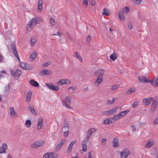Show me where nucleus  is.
<instances>
[{"label": "nucleus", "mask_w": 158, "mask_h": 158, "mask_svg": "<svg viewBox=\"0 0 158 158\" xmlns=\"http://www.w3.org/2000/svg\"><path fill=\"white\" fill-rule=\"evenodd\" d=\"M11 48L15 56V57L16 56H18L19 55L16 50L15 45L14 44H12L11 45Z\"/></svg>", "instance_id": "15"}, {"label": "nucleus", "mask_w": 158, "mask_h": 158, "mask_svg": "<svg viewBox=\"0 0 158 158\" xmlns=\"http://www.w3.org/2000/svg\"><path fill=\"white\" fill-rule=\"evenodd\" d=\"M63 129L62 130V131H69V127H63Z\"/></svg>", "instance_id": "54"}, {"label": "nucleus", "mask_w": 158, "mask_h": 158, "mask_svg": "<svg viewBox=\"0 0 158 158\" xmlns=\"http://www.w3.org/2000/svg\"><path fill=\"white\" fill-rule=\"evenodd\" d=\"M10 89V85L8 84L5 87V92H9Z\"/></svg>", "instance_id": "47"}, {"label": "nucleus", "mask_w": 158, "mask_h": 158, "mask_svg": "<svg viewBox=\"0 0 158 158\" xmlns=\"http://www.w3.org/2000/svg\"><path fill=\"white\" fill-rule=\"evenodd\" d=\"M49 64H50V63H49L48 62H46V63H45L44 64V66H47Z\"/></svg>", "instance_id": "64"}, {"label": "nucleus", "mask_w": 158, "mask_h": 158, "mask_svg": "<svg viewBox=\"0 0 158 158\" xmlns=\"http://www.w3.org/2000/svg\"><path fill=\"white\" fill-rule=\"evenodd\" d=\"M131 128H132L131 130L132 131H135V127L134 126H131Z\"/></svg>", "instance_id": "62"}, {"label": "nucleus", "mask_w": 158, "mask_h": 158, "mask_svg": "<svg viewBox=\"0 0 158 158\" xmlns=\"http://www.w3.org/2000/svg\"><path fill=\"white\" fill-rule=\"evenodd\" d=\"M76 141H74L70 143L67 150V152L69 154L71 152L73 148V146L76 143Z\"/></svg>", "instance_id": "16"}, {"label": "nucleus", "mask_w": 158, "mask_h": 158, "mask_svg": "<svg viewBox=\"0 0 158 158\" xmlns=\"http://www.w3.org/2000/svg\"><path fill=\"white\" fill-rule=\"evenodd\" d=\"M71 97L70 96H67L62 101L63 105L66 107L72 109L73 108L70 106L71 103Z\"/></svg>", "instance_id": "2"}, {"label": "nucleus", "mask_w": 158, "mask_h": 158, "mask_svg": "<svg viewBox=\"0 0 158 158\" xmlns=\"http://www.w3.org/2000/svg\"><path fill=\"white\" fill-rule=\"evenodd\" d=\"M65 142V140L64 139H62L59 143L58 145H57L56 148V150L57 151H58L60 150V149L61 148L62 146L64 143Z\"/></svg>", "instance_id": "20"}, {"label": "nucleus", "mask_w": 158, "mask_h": 158, "mask_svg": "<svg viewBox=\"0 0 158 158\" xmlns=\"http://www.w3.org/2000/svg\"><path fill=\"white\" fill-rule=\"evenodd\" d=\"M46 85L52 90L57 91L59 89V87L57 86L52 85L51 83H46Z\"/></svg>", "instance_id": "8"}, {"label": "nucleus", "mask_w": 158, "mask_h": 158, "mask_svg": "<svg viewBox=\"0 0 158 158\" xmlns=\"http://www.w3.org/2000/svg\"><path fill=\"white\" fill-rule=\"evenodd\" d=\"M154 124L155 125L158 124V115L155 118L154 121Z\"/></svg>", "instance_id": "52"}, {"label": "nucleus", "mask_w": 158, "mask_h": 158, "mask_svg": "<svg viewBox=\"0 0 158 158\" xmlns=\"http://www.w3.org/2000/svg\"><path fill=\"white\" fill-rule=\"evenodd\" d=\"M36 53L35 52H33L30 56L31 59H32V60H34L36 57Z\"/></svg>", "instance_id": "35"}, {"label": "nucleus", "mask_w": 158, "mask_h": 158, "mask_svg": "<svg viewBox=\"0 0 158 158\" xmlns=\"http://www.w3.org/2000/svg\"><path fill=\"white\" fill-rule=\"evenodd\" d=\"M153 99L151 97L145 98L143 100L142 102L144 105L148 106L150 104V101H151Z\"/></svg>", "instance_id": "14"}, {"label": "nucleus", "mask_w": 158, "mask_h": 158, "mask_svg": "<svg viewBox=\"0 0 158 158\" xmlns=\"http://www.w3.org/2000/svg\"><path fill=\"white\" fill-rule=\"evenodd\" d=\"M29 83L32 86L35 87H37L39 86V84L38 82L33 79H31L30 80Z\"/></svg>", "instance_id": "25"}, {"label": "nucleus", "mask_w": 158, "mask_h": 158, "mask_svg": "<svg viewBox=\"0 0 158 158\" xmlns=\"http://www.w3.org/2000/svg\"><path fill=\"white\" fill-rule=\"evenodd\" d=\"M44 143L41 141H37L35 143H33L31 144V147L33 148H37L40 146H42L44 144Z\"/></svg>", "instance_id": "12"}, {"label": "nucleus", "mask_w": 158, "mask_h": 158, "mask_svg": "<svg viewBox=\"0 0 158 158\" xmlns=\"http://www.w3.org/2000/svg\"><path fill=\"white\" fill-rule=\"evenodd\" d=\"M28 108L31 114L35 115L37 114L34 109V107L32 105L30 106L29 105Z\"/></svg>", "instance_id": "27"}, {"label": "nucleus", "mask_w": 158, "mask_h": 158, "mask_svg": "<svg viewBox=\"0 0 158 158\" xmlns=\"http://www.w3.org/2000/svg\"><path fill=\"white\" fill-rule=\"evenodd\" d=\"M134 2L137 5H139L141 2L142 0H133Z\"/></svg>", "instance_id": "48"}, {"label": "nucleus", "mask_w": 158, "mask_h": 158, "mask_svg": "<svg viewBox=\"0 0 158 158\" xmlns=\"http://www.w3.org/2000/svg\"><path fill=\"white\" fill-rule=\"evenodd\" d=\"M3 59V57L2 55H0V62H1Z\"/></svg>", "instance_id": "61"}, {"label": "nucleus", "mask_w": 158, "mask_h": 158, "mask_svg": "<svg viewBox=\"0 0 158 158\" xmlns=\"http://www.w3.org/2000/svg\"><path fill=\"white\" fill-rule=\"evenodd\" d=\"M69 134V131H64V136L65 137H67L68 136Z\"/></svg>", "instance_id": "57"}, {"label": "nucleus", "mask_w": 158, "mask_h": 158, "mask_svg": "<svg viewBox=\"0 0 158 158\" xmlns=\"http://www.w3.org/2000/svg\"><path fill=\"white\" fill-rule=\"evenodd\" d=\"M115 99L113 98L112 100H108L107 101L106 104L107 105L111 104L114 103L115 102Z\"/></svg>", "instance_id": "38"}, {"label": "nucleus", "mask_w": 158, "mask_h": 158, "mask_svg": "<svg viewBox=\"0 0 158 158\" xmlns=\"http://www.w3.org/2000/svg\"><path fill=\"white\" fill-rule=\"evenodd\" d=\"M106 139H105V138L102 139V141H101V142H102V144L103 145H104L106 143Z\"/></svg>", "instance_id": "53"}, {"label": "nucleus", "mask_w": 158, "mask_h": 158, "mask_svg": "<svg viewBox=\"0 0 158 158\" xmlns=\"http://www.w3.org/2000/svg\"><path fill=\"white\" fill-rule=\"evenodd\" d=\"M103 77H98L97 79L95 81L94 85H95L98 86L103 81Z\"/></svg>", "instance_id": "18"}, {"label": "nucleus", "mask_w": 158, "mask_h": 158, "mask_svg": "<svg viewBox=\"0 0 158 158\" xmlns=\"http://www.w3.org/2000/svg\"><path fill=\"white\" fill-rule=\"evenodd\" d=\"M153 143L152 142L148 141L145 144V147L146 148H149L153 145Z\"/></svg>", "instance_id": "34"}, {"label": "nucleus", "mask_w": 158, "mask_h": 158, "mask_svg": "<svg viewBox=\"0 0 158 158\" xmlns=\"http://www.w3.org/2000/svg\"><path fill=\"white\" fill-rule=\"evenodd\" d=\"M38 19L37 18H33L31 20L29 21V23L27 24L26 26V31L28 32L31 31V28L37 24V23L39 24L38 23Z\"/></svg>", "instance_id": "1"}, {"label": "nucleus", "mask_w": 158, "mask_h": 158, "mask_svg": "<svg viewBox=\"0 0 158 158\" xmlns=\"http://www.w3.org/2000/svg\"><path fill=\"white\" fill-rule=\"evenodd\" d=\"M10 114L11 115H13L15 114V112L14 108L10 107Z\"/></svg>", "instance_id": "44"}, {"label": "nucleus", "mask_w": 158, "mask_h": 158, "mask_svg": "<svg viewBox=\"0 0 158 158\" xmlns=\"http://www.w3.org/2000/svg\"><path fill=\"white\" fill-rule=\"evenodd\" d=\"M112 142L113 144V146L114 148L118 147L119 145L118 140L116 138H114L113 139Z\"/></svg>", "instance_id": "28"}, {"label": "nucleus", "mask_w": 158, "mask_h": 158, "mask_svg": "<svg viewBox=\"0 0 158 158\" xmlns=\"http://www.w3.org/2000/svg\"><path fill=\"white\" fill-rule=\"evenodd\" d=\"M135 90V89L134 88H132L127 91V93L128 94H131L132 93L134 92Z\"/></svg>", "instance_id": "42"}, {"label": "nucleus", "mask_w": 158, "mask_h": 158, "mask_svg": "<svg viewBox=\"0 0 158 158\" xmlns=\"http://www.w3.org/2000/svg\"><path fill=\"white\" fill-rule=\"evenodd\" d=\"M96 130L94 128L89 129L87 132V137L84 139L86 141H88L89 138L90 137L92 134L95 132Z\"/></svg>", "instance_id": "4"}, {"label": "nucleus", "mask_w": 158, "mask_h": 158, "mask_svg": "<svg viewBox=\"0 0 158 158\" xmlns=\"http://www.w3.org/2000/svg\"><path fill=\"white\" fill-rule=\"evenodd\" d=\"M117 58V55L114 52H113L110 56V59L113 61H114Z\"/></svg>", "instance_id": "32"}, {"label": "nucleus", "mask_w": 158, "mask_h": 158, "mask_svg": "<svg viewBox=\"0 0 158 158\" xmlns=\"http://www.w3.org/2000/svg\"><path fill=\"white\" fill-rule=\"evenodd\" d=\"M92 152H93L92 151H89L88 153V156H92Z\"/></svg>", "instance_id": "63"}, {"label": "nucleus", "mask_w": 158, "mask_h": 158, "mask_svg": "<svg viewBox=\"0 0 158 158\" xmlns=\"http://www.w3.org/2000/svg\"><path fill=\"white\" fill-rule=\"evenodd\" d=\"M130 153V151L127 149H125L120 152V155L121 158H127Z\"/></svg>", "instance_id": "7"}, {"label": "nucleus", "mask_w": 158, "mask_h": 158, "mask_svg": "<svg viewBox=\"0 0 158 158\" xmlns=\"http://www.w3.org/2000/svg\"><path fill=\"white\" fill-rule=\"evenodd\" d=\"M107 10L106 8H105L103 9V11L104 12H103L102 13V14L103 15H106L107 16L109 15L110 14L109 13V12H107Z\"/></svg>", "instance_id": "37"}, {"label": "nucleus", "mask_w": 158, "mask_h": 158, "mask_svg": "<svg viewBox=\"0 0 158 158\" xmlns=\"http://www.w3.org/2000/svg\"><path fill=\"white\" fill-rule=\"evenodd\" d=\"M83 5L85 7H87L88 6V1L87 0H83Z\"/></svg>", "instance_id": "49"}, {"label": "nucleus", "mask_w": 158, "mask_h": 158, "mask_svg": "<svg viewBox=\"0 0 158 158\" xmlns=\"http://www.w3.org/2000/svg\"><path fill=\"white\" fill-rule=\"evenodd\" d=\"M43 125V120L42 118H39L38 120L37 128L38 130L41 129Z\"/></svg>", "instance_id": "17"}, {"label": "nucleus", "mask_w": 158, "mask_h": 158, "mask_svg": "<svg viewBox=\"0 0 158 158\" xmlns=\"http://www.w3.org/2000/svg\"><path fill=\"white\" fill-rule=\"evenodd\" d=\"M128 27L130 30L133 27V24L131 23H129L128 24Z\"/></svg>", "instance_id": "58"}, {"label": "nucleus", "mask_w": 158, "mask_h": 158, "mask_svg": "<svg viewBox=\"0 0 158 158\" xmlns=\"http://www.w3.org/2000/svg\"><path fill=\"white\" fill-rule=\"evenodd\" d=\"M32 93L31 91L28 92L27 94L26 99V102H29L31 100Z\"/></svg>", "instance_id": "29"}, {"label": "nucleus", "mask_w": 158, "mask_h": 158, "mask_svg": "<svg viewBox=\"0 0 158 158\" xmlns=\"http://www.w3.org/2000/svg\"><path fill=\"white\" fill-rule=\"evenodd\" d=\"M49 22L50 24L52 26H53L55 24V23L54 20L52 18H51L49 19Z\"/></svg>", "instance_id": "46"}, {"label": "nucleus", "mask_w": 158, "mask_h": 158, "mask_svg": "<svg viewBox=\"0 0 158 158\" xmlns=\"http://www.w3.org/2000/svg\"><path fill=\"white\" fill-rule=\"evenodd\" d=\"M33 68V67L31 64H28L26 66L25 70H30Z\"/></svg>", "instance_id": "41"}, {"label": "nucleus", "mask_w": 158, "mask_h": 158, "mask_svg": "<svg viewBox=\"0 0 158 158\" xmlns=\"http://www.w3.org/2000/svg\"><path fill=\"white\" fill-rule=\"evenodd\" d=\"M112 120L113 118H111V120L109 118L106 119L104 121L103 123L105 124H108L110 123H112Z\"/></svg>", "instance_id": "36"}, {"label": "nucleus", "mask_w": 158, "mask_h": 158, "mask_svg": "<svg viewBox=\"0 0 158 158\" xmlns=\"http://www.w3.org/2000/svg\"><path fill=\"white\" fill-rule=\"evenodd\" d=\"M117 108H113L110 110H107L104 112V114L105 115H109L113 114L116 111Z\"/></svg>", "instance_id": "13"}, {"label": "nucleus", "mask_w": 158, "mask_h": 158, "mask_svg": "<svg viewBox=\"0 0 158 158\" xmlns=\"http://www.w3.org/2000/svg\"><path fill=\"white\" fill-rule=\"evenodd\" d=\"M96 4L95 1L94 0H91V5L92 6H94Z\"/></svg>", "instance_id": "59"}, {"label": "nucleus", "mask_w": 158, "mask_h": 158, "mask_svg": "<svg viewBox=\"0 0 158 158\" xmlns=\"http://www.w3.org/2000/svg\"><path fill=\"white\" fill-rule=\"evenodd\" d=\"M119 87V85H113L112 88L111 89L113 90H114L118 88Z\"/></svg>", "instance_id": "50"}, {"label": "nucleus", "mask_w": 158, "mask_h": 158, "mask_svg": "<svg viewBox=\"0 0 158 158\" xmlns=\"http://www.w3.org/2000/svg\"><path fill=\"white\" fill-rule=\"evenodd\" d=\"M36 40L35 39L33 38H31L30 40V43L31 45L33 46L36 42Z\"/></svg>", "instance_id": "43"}, {"label": "nucleus", "mask_w": 158, "mask_h": 158, "mask_svg": "<svg viewBox=\"0 0 158 158\" xmlns=\"http://www.w3.org/2000/svg\"><path fill=\"white\" fill-rule=\"evenodd\" d=\"M88 141L85 140V139H84L82 143V149L80 150L81 152H86L87 150V146L86 144V142Z\"/></svg>", "instance_id": "11"}, {"label": "nucleus", "mask_w": 158, "mask_h": 158, "mask_svg": "<svg viewBox=\"0 0 158 158\" xmlns=\"http://www.w3.org/2000/svg\"><path fill=\"white\" fill-rule=\"evenodd\" d=\"M70 81L69 80L62 79L59 80L57 82L58 85L60 86L64 85H67L70 84Z\"/></svg>", "instance_id": "5"}, {"label": "nucleus", "mask_w": 158, "mask_h": 158, "mask_svg": "<svg viewBox=\"0 0 158 158\" xmlns=\"http://www.w3.org/2000/svg\"><path fill=\"white\" fill-rule=\"evenodd\" d=\"M7 148V146L6 144L4 143L0 148V153H4L6 152V150Z\"/></svg>", "instance_id": "22"}, {"label": "nucleus", "mask_w": 158, "mask_h": 158, "mask_svg": "<svg viewBox=\"0 0 158 158\" xmlns=\"http://www.w3.org/2000/svg\"><path fill=\"white\" fill-rule=\"evenodd\" d=\"M138 105V103L137 102H134L133 105H132V107L134 108L135 107Z\"/></svg>", "instance_id": "56"}, {"label": "nucleus", "mask_w": 158, "mask_h": 158, "mask_svg": "<svg viewBox=\"0 0 158 158\" xmlns=\"http://www.w3.org/2000/svg\"><path fill=\"white\" fill-rule=\"evenodd\" d=\"M31 122L30 120L28 119L26 121L25 125L27 127L29 128L31 127Z\"/></svg>", "instance_id": "33"}, {"label": "nucleus", "mask_w": 158, "mask_h": 158, "mask_svg": "<svg viewBox=\"0 0 158 158\" xmlns=\"http://www.w3.org/2000/svg\"><path fill=\"white\" fill-rule=\"evenodd\" d=\"M50 157L55 158L54 157L53 153L50 152H47L44 154L43 156V158H49Z\"/></svg>", "instance_id": "23"}, {"label": "nucleus", "mask_w": 158, "mask_h": 158, "mask_svg": "<svg viewBox=\"0 0 158 158\" xmlns=\"http://www.w3.org/2000/svg\"><path fill=\"white\" fill-rule=\"evenodd\" d=\"M12 75L14 77H19L20 76L22 73V72L19 70H16L15 71H13L12 70L10 71Z\"/></svg>", "instance_id": "10"}, {"label": "nucleus", "mask_w": 158, "mask_h": 158, "mask_svg": "<svg viewBox=\"0 0 158 158\" xmlns=\"http://www.w3.org/2000/svg\"><path fill=\"white\" fill-rule=\"evenodd\" d=\"M40 75L42 76L45 75H49L52 74V72L50 70L44 69L40 72Z\"/></svg>", "instance_id": "9"}, {"label": "nucleus", "mask_w": 158, "mask_h": 158, "mask_svg": "<svg viewBox=\"0 0 158 158\" xmlns=\"http://www.w3.org/2000/svg\"><path fill=\"white\" fill-rule=\"evenodd\" d=\"M139 81L143 83L150 82V81L148 80L147 78L144 76H140L138 78Z\"/></svg>", "instance_id": "19"}, {"label": "nucleus", "mask_w": 158, "mask_h": 158, "mask_svg": "<svg viewBox=\"0 0 158 158\" xmlns=\"http://www.w3.org/2000/svg\"><path fill=\"white\" fill-rule=\"evenodd\" d=\"M121 117L120 115H119V114H118L117 115H114L112 118H113V119H114L115 120H117L119 119Z\"/></svg>", "instance_id": "39"}, {"label": "nucleus", "mask_w": 158, "mask_h": 158, "mask_svg": "<svg viewBox=\"0 0 158 158\" xmlns=\"http://www.w3.org/2000/svg\"><path fill=\"white\" fill-rule=\"evenodd\" d=\"M150 82L152 85H153L155 86H158V76L157 78H154L153 81H151Z\"/></svg>", "instance_id": "21"}, {"label": "nucleus", "mask_w": 158, "mask_h": 158, "mask_svg": "<svg viewBox=\"0 0 158 158\" xmlns=\"http://www.w3.org/2000/svg\"><path fill=\"white\" fill-rule=\"evenodd\" d=\"M20 66L21 67L25 69L26 67V64L24 62H20Z\"/></svg>", "instance_id": "45"}, {"label": "nucleus", "mask_w": 158, "mask_h": 158, "mask_svg": "<svg viewBox=\"0 0 158 158\" xmlns=\"http://www.w3.org/2000/svg\"><path fill=\"white\" fill-rule=\"evenodd\" d=\"M74 56L77 58L78 60L80 61H82L81 57L77 52H75L74 54Z\"/></svg>", "instance_id": "30"}, {"label": "nucleus", "mask_w": 158, "mask_h": 158, "mask_svg": "<svg viewBox=\"0 0 158 158\" xmlns=\"http://www.w3.org/2000/svg\"><path fill=\"white\" fill-rule=\"evenodd\" d=\"M158 103V100H154L152 104L151 108L150 111V114H152L156 110Z\"/></svg>", "instance_id": "6"}, {"label": "nucleus", "mask_w": 158, "mask_h": 158, "mask_svg": "<svg viewBox=\"0 0 158 158\" xmlns=\"http://www.w3.org/2000/svg\"><path fill=\"white\" fill-rule=\"evenodd\" d=\"M63 127H69V124H68L67 122H64L63 125Z\"/></svg>", "instance_id": "51"}, {"label": "nucleus", "mask_w": 158, "mask_h": 158, "mask_svg": "<svg viewBox=\"0 0 158 158\" xmlns=\"http://www.w3.org/2000/svg\"><path fill=\"white\" fill-rule=\"evenodd\" d=\"M86 40L87 42H89L91 40V36L89 35L86 38Z\"/></svg>", "instance_id": "55"}, {"label": "nucleus", "mask_w": 158, "mask_h": 158, "mask_svg": "<svg viewBox=\"0 0 158 158\" xmlns=\"http://www.w3.org/2000/svg\"><path fill=\"white\" fill-rule=\"evenodd\" d=\"M105 71L102 69H99L97 70L94 73V74L96 76L103 77Z\"/></svg>", "instance_id": "3"}, {"label": "nucleus", "mask_w": 158, "mask_h": 158, "mask_svg": "<svg viewBox=\"0 0 158 158\" xmlns=\"http://www.w3.org/2000/svg\"><path fill=\"white\" fill-rule=\"evenodd\" d=\"M75 88H73V87L71 86L68 89L70 90V89H72L71 92H73L75 90Z\"/></svg>", "instance_id": "60"}, {"label": "nucleus", "mask_w": 158, "mask_h": 158, "mask_svg": "<svg viewBox=\"0 0 158 158\" xmlns=\"http://www.w3.org/2000/svg\"><path fill=\"white\" fill-rule=\"evenodd\" d=\"M118 15L120 20L124 21L125 20V18L123 14L122 11H119L118 13Z\"/></svg>", "instance_id": "26"}, {"label": "nucleus", "mask_w": 158, "mask_h": 158, "mask_svg": "<svg viewBox=\"0 0 158 158\" xmlns=\"http://www.w3.org/2000/svg\"><path fill=\"white\" fill-rule=\"evenodd\" d=\"M42 0H39L38 3V10L39 12H40L42 9Z\"/></svg>", "instance_id": "24"}, {"label": "nucleus", "mask_w": 158, "mask_h": 158, "mask_svg": "<svg viewBox=\"0 0 158 158\" xmlns=\"http://www.w3.org/2000/svg\"><path fill=\"white\" fill-rule=\"evenodd\" d=\"M129 112L130 110H129L121 111L119 114V115H120L121 117L125 116Z\"/></svg>", "instance_id": "31"}, {"label": "nucleus", "mask_w": 158, "mask_h": 158, "mask_svg": "<svg viewBox=\"0 0 158 158\" xmlns=\"http://www.w3.org/2000/svg\"><path fill=\"white\" fill-rule=\"evenodd\" d=\"M123 13H127L129 10V8L127 7L124 8L123 9Z\"/></svg>", "instance_id": "40"}]
</instances>
